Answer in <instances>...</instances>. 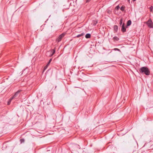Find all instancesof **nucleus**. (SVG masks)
Listing matches in <instances>:
<instances>
[{
	"mask_svg": "<svg viewBox=\"0 0 153 153\" xmlns=\"http://www.w3.org/2000/svg\"><path fill=\"white\" fill-rule=\"evenodd\" d=\"M139 72L141 73L144 74L146 75L150 74V72L149 68L146 67H141L139 70Z\"/></svg>",
	"mask_w": 153,
	"mask_h": 153,
	"instance_id": "1",
	"label": "nucleus"
},
{
	"mask_svg": "<svg viewBox=\"0 0 153 153\" xmlns=\"http://www.w3.org/2000/svg\"><path fill=\"white\" fill-rule=\"evenodd\" d=\"M22 91L21 90H19L17 91L14 94V95L12 97H11V99H15L16 100L18 99L20 95V92Z\"/></svg>",
	"mask_w": 153,
	"mask_h": 153,
	"instance_id": "2",
	"label": "nucleus"
},
{
	"mask_svg": "<svg viewBox=\"0 0 153 153\" xmlns=\"http://www.w3.org/2000/svg\"><path fill=\"white\" fill-rule=\"evenodd\" d=\"M146 24L150 28H152L153 27V23L152 22L151 19H150L148 20L146 22Z\"/></svg>",
	"mask_w": 153,
	"mask_h": 153,
	"instance_id": "3",
	"label": "nucleus"
},
{
	"mask_svg": "<svg viewBox=\"0 0 153 153\" xmlns=\"http://www.w3.org/2000/svg\"><path fill=\"white\" fill-rule=\"evenodd\" d=\"M65 34V33H62L56 39V41L58 42H59L61 40L62 38L64 36Z\"/></svg>",
	"mask_w": 153,
	"mask_h": 153,
	"instance_id": "4",
	"label": "nucleus"
},
{
	"mask_svg": "<svg viewBox=\"0 0 153 153\" xmlns=\"http://www.w3.org/2000/svg\"><path fill=\"white\" fill-rule=\"evenodd\" d=\"M121 31L123 32H125L126 31V29L125 27V23H123L122 25Z\"/></svg>",
	"mask_w": 153,
	"mask_h": 153,
	"instance_id": "5",
	"label": "nucleus"
},
{
	"mask_svg": "<svg viewBox=\"0 0 153 153\" xmlns=\"http://www.w3.org/2000/svg\"><path fill=\"white\" fill-rule=\"evenodd\" d=\"M56 51L55 48L54 49L52 50L51 51V52L52 53V54H51L50 56H52L55 53Z\"/></svg>",
	"mask_w": 153,
	"mask_h": 153,
	"instance_id": "6",
	"label": "nucleus"
},
{
	"mask_svg": "<svg viewBox=\"0 0 153 153\" xmlns=\"http://www.w3.org/2000/svg\"><path fill=\"white\" fill-rule=\"evenodd\" d=\"M113 40L114 41H118L119 40V39L117 36H114L113 38Z\"/></svg>",
	"mask_w": 153,
	"mask_h": 153,
	"instance_id": "7",
	"label": "nucleus"
},
{
	"mask_svg": "<svg viewBox=\"0 0 153 153\" xmlns=\"http://www.w3.org/2000/svg\"><path fill=\"white\" fill-rule=\"evenodd\" d=\"M85 35V33H82L81 34L78 35L76 36V37L77 38H79L80 37L82 36Z\"/></svg>",
	"mask_w": 153,
	"mask_h": 153,
	"instance_id": "8",
	"label": "nucleus"
},
{
	"mask_svg": "<svg viewBox=\"0 0 153 153\" xmlns=\"http://www.w3.org/2000/svg\"><path fill=\"white\" fill-rule=\"evenodd\" d=\"M91 36V34L89 33H87L85 36V37L87 39L90 38Z\"/></svg>",
	"mask_w": 153,
	"mask_h": 153,
	"instance_id": "9",
	"label": "nucleus"
},
{
	"mask_svg": "<svg viewBox=\"0 0 153 153\" xmlns=\"http://www.w3.org/2000/svg\"><path fill=\"white\" fill-rule=\"evenodd\" d=\"M114 30L116 31V32H117L118 29V26L116 25H115L114 26Z\"/></svg>",
	"mask_w": 153,
	"mask_h": 153,
	"instance_id": "10",
	"label": "nucleus"
},
{
	"mask_svg": "<svg viewBox=\"0 0 153 153\" xmlns=\"http://www.w3.org/2000/svg\"><path fill=\"white\" fill-rule=\"evenodd\" d=\"M131 24V21L130 20H128L127 23V27L130 26Z\"/></svg>",
	"mask_w": 153,
	"mask_h": 153,
	"instance_id": "11",
	"label": "nucleus"
},
{
	"mask_svg": "<svg viewBox=\"0 0 153 153\" xmlns=\"http://www.w3.org/2000/svg\"><path fill=\"white\" fill-rule=\"evenodd\" d=\"M125 7L124 6H122L120 7V10L122 11H124L125 10Z\"/></svg>",
	"mask_w": 153,
	"mask_h": 153,
	"instance_id": "12",
	"label": "nucleus"
},
{
	"mask_svg": "<svg viewBox=\"0 0 153 153\" xmlns=\"http://www.w3.org/2000/svg\"><path fill=\"white\" fill-rule=\"evenodd\" d=\"M13 99H11V97L8 102H7L8 105H9L10 104V102Z\"/></svg>",
	"mask_w": 153,
	"mask_h": 153,
	"instance_id": "13",
	"label": "nucleus"
},
{
	"mask_svg": "<svg viewBox=\"0 0 153 153\" xmlns=\"http://www.w3.org/2000/svg\"><path fill=\"white\" fill-rule=\"evenodd\" d=\"M122 23H123V19H120V23H119V24L120 25H122Z\"/></svg>",
	"mask_w": 153,
	"mask_h": 153,
	"instance_id": "14",
	"label": "nucleus"
},
{
	"mask_svg": "<svg viewBox=\"0 0 153 153\" xmlns=\"http://www.w3.org/2000/svg\"><path fill=\"white\" fill-rule=\"evenodd\" d=\"M150 9L151 12H153V6H151L150 7Z\"/></svg>",
	"mask_w": 153,
	"mask_h": 153,
	"instance_id": "15",
	"label": "nucleus"
},
{
	"mask_svg": "<svg viewBox=\"0 0 153 153\" xmlns=\"http://www.w3.org/2000/svg\"><path fill=\"white\" fill-rule=\"evenodd\" d=\"M120 8V6H119V5H117V6H116L115 7V9L117 10H118Z\"/></svg>",
	"mask_w": 153,
	"mask_h": 153,
	"instance_id": "16",
	"label": "nucleus"
},
{
	"mask_svg": "<svg viewBox=\"0 0 153 153\" xmlns=\"http://www.w3.org/2000/svg\"><path fill=\"white\" fill-rule=\"evenodd\" d=\"M113 50H114V51H120V52L121 51L119 49L117 48H114V49Z\"/></svg>",
	"mask_w": 153,
	"mask_h": 153,
	"instance_id": "17",
	"label": "nucleus"
},
{
	"mask_svg": "<svg viewBox=\"0 0 153 153\" xmlns=\"http://www.w3.org/2000/svg\"><path fill=\"white\" fill-rule=\"evenodd\" d=\"M20 141L21 142V143H23V142H24L25 140H24V139H20Z\"/></svg>",
	"mask_w": 153,
	"mask_h": 153,
	"instance_id": "18",
	"label": "nucleus"
},
{
	"mask_svg": "<svg viewBox=\"0 0 153 153\" xmlns=\"http://www.w3.org/2000/svg\"><path fill=\"white\" fill-rule=\"evenodd\" d=\"M48 66H47V65H46V66H45L44 67V70H45L47 68H48Z\"/></svg>",
	"mask_w": 153,
	"mask_h": 153,
	"instance_id": "19",
	"label": "nucleus"
},
{
	"mask_svg": "<svg viewBox=\"0 0 153 153\" xmlns=\"http://www.w3.org/2000/svg\"><path fill=\"white\" fill-rule=\"evenodd\" d=\"M52 59H51L49 60V62H49V63H51V61H52Z\"/></svg>",
	"mask_w": 153,
	"mask_h": 153,
	"instance_id": "20",
	"label": "nucleus"
},
{
	"mask_svg": "<svg viewBox=\"0 0 153 153\" xmlns=\"http://www.w3.org/2000/svg\"><path fill=\"white\" fill-rule=\"evenodd\" d=\"M50 63H49V62H48V63H47V65L48 66L50 64Z\"/></svg>",
	"mask_w": 153,
	"mask_h": 153,
	"instance_id": "21",
	"label": "nucleus"
},
{
	"mask_svg": "<svg viewBox=\"0 0 153 153\" xmlns=\"http://www.w3.org/2000/svg\"><path fill=\"white\" fill-rule=\"evenodd\" d=\"M82 80H83V81H87L88 80L87 79H82Z\"/></svg>",
	"mask_w": 153,
	"mask_h": 153,
	"instance_id": "22",
	"label": "nucleus"
},
{
	"mask_svg": "<svg viewBox=\"0 0 153 153\" xmlns=\"http://www.w3.org/2000/svg\"><path fill=\"white\" fill-rule=\"evenodd\" d=\"M91 0H86V2H89Z\"/></svg>",
	"mask_w": 153,
	"mask_h": 153,
	"instance_id": "23",
	"label": "nucleus"
},
{
	"mask_svg": "<svg viewBox=\"0 0 153 153\" xmlns=\"http://www.w3.org/2000/svg\"><path fill=\"white\" fill-rule=\"evenodd\" d=\"M136 0H133V1L134 2L135 1H136Z\"/></svg>",
	"mask_w": 153,
	"mask_h": 153,
	"instance_id": "24",
	"label": "nucleus"
},
{
	"mask_svg": "<svg viewBox=\"0 0 153 153\" xmlns=\"http://www.w3.org/2000/svg\"><path fill=\"white\" fill-rule=\"evenodd\" d=\"M84 76H86V75H84Z\"/></svg>",
	"mask_w": 153,
	"mask_h": 153,
	"instance_id": "25",
	"label": "nucleus"
},
{
	"mask_svg": "<svg viewBox=\"0 0 153 153\" xmlns=\"http://www.w3.org/2000/svg\"><path fill=\"white\" fill-rule=\"evenodd\" d=\"M128 0V1H129L130 0Z\"/></svg>",
	"mask_w": 153,
	"mask_h": 153,
	"instance_id": "26",
	"label": "nucleus"
}]
</instances>
